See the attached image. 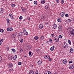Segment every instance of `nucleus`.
I'll return each instance as SVG.
<instances>
[{
    "label": "nucleus",
    "mask_w": 74,
    "mask_h": 74,
    "mask_svg": "<svg viewBox=\"0 0 74 74\" xmlns=\"http://www.w3.org/2000/svg\"><path fill=\"white\" fill-rule=\"evenodd\" d=\"M62 45L63 46V47L65 48H67L68 47H69V46L68 45H67V43L66 42H64L62 43Z\"/></svg>",
    "instance_id": "1"
},
{
    "label": "nucleus",
    "mask_w": 74,
    "mask_h": 74,
    "mask_svg": "<svg viewBox=\"0 0 74 74\" xmlns=\"http://www.w3.org/2000/svg\"><path fill=\"white\" fill-rule=\"evenodd\" d=\"M7 31H8V32H12V31L13 30V29H12V28L10 27L7 28Z\"/></svg>",
    "instance_id": "2"
},
{
    "label": "nucleus",
    "mask_w": 74,
    "mask_h": 74,
    "mask_svg": "<svg viewBox=\"0 0 74 74\" xmlns=\"http://www.w3.org/2000/svg\"><path fill=\"white\" fill-rule=\"evenodd\" d=\"M69 34L71 36L73 37V36H74V32H72V31H70Z\"/></svg>",
    "instance_id": "3"
},
{
    "label": "nucleus",
    "mask_w": 74,
    "mask_h": 74,
    "mask_svg": "<svg viewBox=\"0 0 74 74\" xmlns=\"http://www.w3.org/2000/svg\"><path fill=\"white\" fill-rule=\"evenodd\" d=\"M60 14L62 17H63V16H64V15H65V13L64 12H62L60 13Z\"/></svg>",
    "instance_id": "4"
},
{
    "label": "nucleus",
    "mask_w": 74,
    "mask_h": 74,
    "mask_svg": "<svg viewBox=\"0 0 74 74\" xmlns=\"http://www.w3.org/2000/svg\"><path fill=\"white\" fill-rule=\"evenodd\" d=\"M23 33L24 35H28V32H27L26 29L23 30Z\"/></svg>",
    "instance_id": "5"
},
{
    "label": "nucleus",
    "mask_w": 74,
    "mask_h": 74,
    "mask_svg": "<svg viewBox=\"0 0 74 74\" xmlns=\"http://www.w3.org/2000/svg\"><path fill=\"white\" fill-rule=\"evenodd\" d=\"M44 27V25L42 24H40L39 26V29H42Z\"/></svg>",
    "instance_id": "6"
},
{
    "label": "nucleus",
    "mask_w": 74,
    "mask_h": 74,
    "mask_svg": "<svg viewBox=\"0 0 74 74\" xmlns=\"http://www.w3.org/2000/svg\"><path fill=\"white\" fill-rule=\"evenodd\" d=\"M8 67L9 68H12L13 67V64L12 63L9 64L8 65Z\"/></svg>",
    "instance_id": "7"
},
{
    "label": "nucleus",
    "mask_w": 74,
    "mask_h": 74,
    "mask_svg": "<svg viewBox=\"0 0 74 74\" xmlns=\"http://www.w3.org/2000/svg\"><path fill=\"white\" fill-rule=\"evenodd\" d=\"M54 40H55V41L56 42H58V41H59V38L58 37H57L55 39H54Z\"/></svg>",
    "instance_id": "8"
},
{
    "label": "nucleus",
    "mask_w": 74,
    "mask_h": 74,
    "mask_svg": "<svg viewBox=\"0 0 74 74\" xmlns=\"http://www.w3.org/2000/svg\"><path fill=\"white\" fill-rule=\"evenodd\" d=\"M33 55V53L32 52H31V51H29V56H32V55Z\"/></svg>",
    "instance_id": "9"
},
{
    "label": "nucleus",
    "mask_w": 74,
    "mask_h": 74,
    "mask_svg": "<svg viewBox=\"0 0 74 74\" xmlns=\"http://www.w3.org/2000/svg\"><path fill=\"white\" fill-rule=\"evenodd\" d=\"M9 16H10L12 19H14V17H13V16H12V14H9Z\"/></svg>",
    "instance_id": "10"
},
{
    "label": "nucleus",
    "mask_w": 74,
    "mask_h": 74,
    "mask_svg": "<svg viewBox=\"0 0 74 74\" xmlns=\"http://www.w3.org/2000/svg\"><path fill=\"white\" fill-rule=\"evenodd\" d=\"M53 25V29H55L57 27V25H56V24L54 23Z\"/></svg>",
    "instance_id": "11"
},
{
    "label": "nucleus",
    "mask_w": 74,
    "mask_h": 74,
    "mask_svg": "<svg viewBox=\"0 0 74 74\" xmlns=\"http://www.w3.org/2000/svg\"><path fill=\"white\" fill-rule=\"evenodd\" d=\"M3 12H4V9L3 8L0 9V12L1 13H3Z\"/></svg>",
    "instance_id": "12"
},
{
    "label": "nucleus",
    "mask_w": 74,
    "mask_h": 74,
    "mask_svg": "<svg viewBox=\"0 0 74 74\" xmlns=\"http://www.w3.org/2000/svg\"><path fill=\"white\" fill-rule=\"evenodd\" d=\"M62 62L64 64H66L67 63V60L66 59L62 61Z\"/></svg>",
    "instance_id": "13"
},
{
    "label": "nucleus",
    "mask_w": 74,
    "mask_h": 74,
    "mask_svg": "<svg viewBox=\"0 0 74 74\" xmlns=\"http://www.w3.org/2000/svg\"><path fill=\"white\" fill-rule=\"evenodd\" d=\"M37 63L38 65H40V64H41L42 62L41 61L39 60L38 62Z\"/></svg>",
    "instance_id": "14"
},
{
    "label": "nucleus",
    "mask_w": 74,
    "mask_h": 74,
    "mask_svg": "<svg viewBox=\"0 0 74 74\" xmlns=\"http://www.w3.org/2000/svg\"><path fill=\"white\" fill-rule=\"evenodd\" d=\"M27 49H29V50H30V49H32V46H29L27 47Z\"/></svg>",
    "instance_id": "15"
},
{
    "label": "nucleus",
    "mask_w": 74,
    "mask_h": 74,
    "mask_svg": "<svg viewBox=\"0 0 74 74\" xmlns=\"http://www.w3.org/2000/svg\"><path fill=\"white\" fill-rule=\"evenodd\" d=\"M41 1L42 4H44L45 3V0H41Z\"/></svg>",
    "instance_id": "16"
},
{
    "label": "nucleus",
    "mask_w": 74,
    "mask_h": 74,
    "mask_svg": "<svg viewBox=\"0 0 74 74\" xmlns=\"http://www.w3.org/2000/svg\"><path fill=\"white\" fill-rule=\"evenodd\" d=\"M29 74H34V73L33 71H30L29 72Z\"/></svg>",
    "instance_id": "17"
},
{
    "label": "nucleus",
    "mask_w": 74,
    "mask_h": 74,
    "mask_svg": "<svg viewBox=\"0 0 74 74\" xmlns=\"http://www.w3.org/2000/svg\"><path fill=\"white\" fill-rule=\"evenodd\" d=\"M18 35L20 37H22L23 35V33L22 32H20L18 34Z\"/></svg>",
    "instance_id": "18"
},
{
    "label": "nucleus",
    "mask_w": 74,
    "mask_h": 74,
    "mask_svg": "<svg viewBox=\"0 0 74 74\" xmlns=\"http://www.w3.org/2000/svg\"><path fill=\"white\" fill-rule=\"evenodd\" d=\"M12 36L13 38H15V37L16 36V34H13L12 35Z\"/></svg>",
    "instance_id": "19"
},
{
    "label": "nucleus",
    "mask_w": 74,
    "mask_h": 74,
    "mask_svg": "<svg viewBox=\"0 0 74 74\" xmlns=\"http://www.w3.org/2000/svg\"><path fill=\"white\" fill-rule=\"evenodd\" d=\"M70 51L71 53H73L74 52V50H73V49L72 48H71L70 49Z\"/></svg>",
    "instance_id": "20"
},
{
    "label": "nucleus",
    "mask_w": 74,
    "mask_h": 74,
    "mask_svg": "<svg viewBox=\"0 0 74 74\" xmlns=\"http://www.w3.org/2000/svg\"><path fill=\"white\" fill-rule=\"evenodd\" d=\"M16 58H17V56L15 55L13 57V59H14V60H16Z\"/></svg>",
    "instance_id": "21"
},
{
    "label": "nucleus",
    "mask_w": 74,
    "mask_h": 74,
    "mask_svg": "<svg viewBox=\"0 0 74 74\" xmlns=\"http://www.w3.org/2000/svg\"><path fill=\"white\" fill-rule=\"evenodd\" d=\"M34 38L36 40H37L39 38L38 36H36L34 37Z\"/></svg>",
    "instance_id": "22"
},
{
    "label": "nucleus",
    "mask_w": 74,
    "mask_h": 74,
    "mask_svg": "<svg viewBox=\"0 0 74 74\" xmlns=\"http://www.w3.org/2000/svg\"><path fill=\"white\" fill-rule=\"evenodd\" d=\"M3 40L1 39L0 40V45L2 44L3 43Z\"/></svg>",
    "instance_id": "23"
},
{
    "label": "nucleus",
    "mask_w": 74,
    "mask_h": 74,
    "mask_svg": "<svg viewBox=\"0 0 74 74\" xmlns=\"http://www.w3.org/2000/svg\"><path fill=\"white\" fill-rule=\"evenodd\" d=\"M54 49V46H53L50 48L51 51H53Z\"/></svg>",
    "instance_id": "24"
},
{
    "label": "nucleus",
    "mask_w": 74,
    "mask_h": 74,
    "mask_svg": "<svg viewBox=\"0 0 74 74\" xmlns=\"http://www.w3.org/2000/svg\"><path fill=\"white\" fill-rule=\"evenodd\" d=\"M6 49L8 51H9V50H10V48H9V47H7L6 48Z\"/></svg>",
    "instance_id": "25"
},
{
    "label": "nucleus",
    "mask_w": 74,
    "mask_h": 74,
    "mask_svg": "<svg viewBox=\"0 0 74 74\" xmlns=\"http://www.w3.org/2000/svg\"><path fill=\"white\" fill-rule=\"evenodd\" d=\"M21 42H23V40L22 38H21L19 40Z\"/></svg>",
    "instance_id": "26"
},
{
    "label": "nucleus",
    "mask_w": 74,
    "mask_h": 74,
    "mask_svg": "<svg viewBox=\"0 0 74 74\" xmlns=\"http://www.w3.org/2000/svg\"><path fill=\"white\" fill-rule=\"evenodd\" d=\"M9 59H10V60H11L12 59V56H10L9 58Z\"/></svg>",
    "instance_id": "27"
},
{
    "label": "nucleus",
    "mask_w": 74,
    "mask_h": 74,
    "mask_svg": "<svg viewBox=\"0 0 74 74\" xmlns=\"http://www.w3.org/2000/svg\"><path fill=\"white\" fill-rule=\"evenodd\" d=\"M56 3H59V2H60V0H55Z\"/></svg>",
    "instance_id": "28"
},
{
    "label": "nucleus",
    "mask_w": 74,
    "mask_h": 74,
    "mask_svg": "<svg viewBox=\"0 0 74 74\" xmlns=\"http://www.w3.org/2000/svg\"><path fill=\"white\" fill-rule=\"evenodd\" d=\"M58 22H61V18H58Z\"/></svg>",
    "instance_id": "29"
},
{
    "label": "nucleus",
    "mask_w": 74,
    "mask_h": 74,
    "mask_svg": "<svg viewBox=\"0 0 74 74\" xmlns=\"http://www.w3.org/2000/svg\"><path fill=\"white\" fill-rule=\"evenodd\" d=\"M60 1L62 4H64V0H61Z\"/></svg>",
    "instance_id": "30"
},
{
    "label": "nucleus",
    "mask_w": 74,
    "mask_h": 74,
    "mask_svg": "<svg viewBox=\"0 0 74 74\" xmlns=\"http://www.w3.org/2000/svg\"><path fill=\"white\" fill-rule=\"evenodd\" d=\"M67 22L69 23V22H71V20L70 19H69L66 21Z\"/></svg>",
    "instance_id": "31"
},
{
    "label": "nucleus",
    "mask_w": 74,
    "mask_h": 74,
    "mask_svg": "<svg viewBox=\"0 0 74 74\" xmlns=\"http://www.w3.org/2000/svg\"><path fill=\"white\" fill-rule=\"evenodd\" d=\"M0 32H1V33H3V32H4V30H3V29H0Z\"/></svg>",
    "instance_id": "32"
},
{
    "label": "nucleus",
    "mask_w": 74,
    "mask_h": 74,
    "mask_svg": "<svg viewBox=\"0 0 74 74\" xmlns=\"http://www.w3.org/2000/svg\"><path fill=\"white\" fill-rule=\"evenodd\" d=\"M34 4L37 5V2L36 1H34Z\"/></svg>",
    "instance_id": "33"
},
{
    "label": "nucleus",
    "mask_w": 74,
    "mask_h": 74,
    "mask_svg": "<svg viewBox=\"0 0 74 74\" xmlns=\"http://www.w3.org/2000/svg\"><path fill=\"white\" fill-rule=\"evenodd\" d=\"M12 50L13 52H15V50L14 49H12Z\"/></svg>",
    "instance_id": "34"
},
{
    "label": "nucleus",
    "mask_w": 74,
    "mask_h": 74,
    "mask_svg": "<svg viewBox=\"0 0 74 74\" xmlns=\"http://www.w3.org/2000/svg\"><path fill=\"white\" fill-rule=\"evenodd\" d=\"M62 26L61 25L60 27H59V30L60 31V30H62Z\"/></svg>",
    "instance_id": "35"
},
{
    "label": "nucleus",
    "mask_w": 74,
    "mask_h": 74,
    "mask_svg": "<svg viewBox=\"0 0 74 74\" xmlns=\"http://www.w3.org/2000/svg\"><path fill=\"white\" fill-rule=\"evenodd\" d=\"M11 6L12 7H14L15 6V5L14 4H11Z\"/></svg>",
    "instance_id": "36"
},
{
    "label": "nucleus",
    "mask_w": 74,
    "mask_h": 74,
    "mask_svg": "<svg viewBox=\"0 0 74 74\" xmlns=\"http://www.w3.org/2000/svg\"><path fill=\"white\" fill-rule=\"evenodd\" d=\"M68 42L69 43V44L70 45H71V41L70 40H68Z\"/></svg>",
    "instance_id": "37"
},
{
    "label": "nucleus",
    "mask_w": 74,
    "mask_h": 74,
    "mask_svg": "<svg viewBox=\"0 0 74 74\" xmlns=\"http://www.w3.org/2000/svg\"><path fill=\"white\" fill-rule=\"evenodd\" d=\"M44 36H42L40 38V39L41 40H42V39H44Z\"/></svg>",
    "instance_id": "38"
},
{
    "label": "nucleus",
    "mask_w": 74,
    "mask_h": 74,
    "mask_svg": "<svg viewBox=\"0 0 74 74\" xmlns=\"http://www.w3.org/2000/svg\"><path fill=\"white\" fill-rule=\"evenodd\" d=\"M6 20L7 23H9L10 22V19L9 18H7Z\"/></svg>",
    "instance_id": "39"
},
{
    "label": "nucleus",
    "mask_w": 74,
    "mask_h": 74,
    "mask_svg": "<svg viewBox=\"0 0 74 74\" xmlns=\"http://www.w3.org/2000/svg\"><path fill=\"white\" fill-rule=\"evenodd\" d=\"M22 18H23L22 16H20L19 19H20V20H21L22 19Z\"/></svg>",
    "instance_id": "40"
},
{
    "label": "nucleus",
    "mask_w": 74,
    "mask_h": 74,
    "mask_svg": "<svg viewBox=\"0 0 74 74\" xmlns=\"http://www.w3.org/2000/svg\"><path fill=\"white\" fill-rule=\"evenodd\" d=\"M18 65H21V64H22V62H19L18 63Z\"/></svg>",
    "instance_id": "41"
},
{
    "label": "nucleus",
    "mask_w": 74,
    "mask_h": 74,
    "mask_svg": "<svg viewBox=\"0 0 74 74\" xmlns=\"http://www.w3.org/2000/svg\"><path fill=\"white\" fill-rule=\"evenodd\" d=\"M45 9H46V10H47L48 8V6H46L45 7Z\"/></svg>",
    "instance_id": "42"
},
{
    "label": "nucleus",
    "mask_w": 74,
    "mask_h": 74,
    "mask_svg": "<svg viewBox=\"0 0 74 74\" xmlns=\"http://www.w3.org/2000/svg\"><path fill=\"white\" fill-rule=\"evenodd\" d=\"M35 73H36V74H38V71L37 70H36Z\"/></svg>",
    "instance_id": "43"
},
{
    "label": "nucleus",
    "mask_w": 74,
    "mask_h": 74,
    "mask_svg": "<svg viewBox=\"0 0 74 74\" xmlns=\"http://www.w3.org/2000/svg\"><path fill=\"white\" fill-rule=\"evenodd\" d=\"M69 69H73V66H71L69 67Z\"/></svg>",
    "instance_id": "44"
},
{
    "label": "nucleus",
    "mask_w": 74,
    "mask_h": 74,
    "mask_svg": "<svg viewBox=\"0 0 74 74\" xmlns=\"http://www.w3.org/2000/svg\"><path fill=\"white\" fill-rule=\"evenodd\" d=\"M59 37L60 38H62V36L61 35H60L59 36Z\"/></svg>",
    "instance_id": "45"
},
{
    "label": "nucleus",
    "mask_w": 74,
    "mask_h": 74,
    "mask_svg": "<svg viewBox=\"0 0 74 74\" xmlns=\"http://www.w3.org/2000/svg\"><path fill=\"white\" fill-rule=\"evenodd\" d=\"M13 70V69H10L9 70V71L10 72H11V71H12Z\"/></svg>",
    "instance_id": "46"
},
{
    "label": "nucleus",
    "mask_w": 74,
    "mask_h": 74,
    "mask_svg": "<svg viewBox=\"0 0 74 74\" xmlns=\"http://www.w3.org/2000/svg\"><path fill=\"white\" fill-rule=\"evenodd\" d=\"M65 16L66 17H69V14H65Z\"/></svg>",
    "instance_id": "47"
},
{
    "label": "nucleus",
    "mask_w": 74,
    "mask_h": 74,
    "mask_svg": "<svg viewBox=\"0 0 74 74\" xmlns=\"http://www.w3.org/2000/svg\"><path fill=\"white\" fill-rule=\"evenodd\" d=\"M49 41V42H52V40L51 39Z\"/></svg>",
    "instance_id": "48"
},
{
    "label": "nucleus",
    "mask_w": 74,
    "mask_h": 74,
    "mask_svg": "<svg viewBox=\"0 0 74 74\" xmlns=\"http://www.w3.org/2000/svg\"><path fill=\"white\" fill-rule=\"evenodd\" d=\"M2 60V58L0 56V62H1Z\"/></svg>",
    "instance_id": "49"
},
{
    "label": "nucleus",
    "mask_w": 74,
    "mask_h": 74,
    "mask_svg": "<svg viewBox=\"0 0 74 74\" xmlns=\"http://www.w3.org/2000/svg\"><path fill=\"white\" fill-rule=\"evenodd\" d=\"M48 74H52L51 72L49 71H48Z\"/></svg>",
    "instance_id": "50"
},
{
    "label": "nucleus",
    "mask_w": 74,
    "mask_h": 74,
    "mask_svg": "<svg viewBox=\"0 0 74 74\" xmlns=\"http://www.w3.org/2000/svg\"><path fill=\"white\" fill-rule=\"evenodd\" d=\"M72 21H73V22H74V17H73L72 18Z\"/></svg>",
    "instance_id": "51"
},
{
    "label": "nucleus",
    "mask_w": 74,
    "mask_h": 74,
    "mask_svg": "<svg viewBox=\"0 0 74 74\" xmlns=\"http://www.w3.org/2000/svg\"><path fill=\"white\" fill-rule=\"evenodd\" d=\"M27 19L28 21H29L30 19V18L29 17H28L27 18Z\"/></svg>",
    "instance_id": "52"
},
{
    "label": "nucleus",
    "mask_w": 74,
    "mask_h": 74,
    "mask_svg": "<svg viewBox=\"0 0 74 74\" xmlns=\"http://www.w3.org/2000/svg\"><path fill=\"white\" fill-rule=\"evenodd\" d=\"M51 60H52V59L51 58H49V61H51Z\"/></svg>",
    "instance_id": "53"
},
{
    "label": "nucleus",
    "mask_w": 74,
    "mask_h": 74,
    "mask_svg": "<svg viewBox=\"0 0 74 74\" xmlns=\"http://www.w3.org/2000/svg\"><path fill=\"white\" fill-rule=\"evenodd\" d=\"M50 58V56H47V59H49Z\"/></svg>",
    "instance_id": "54"
},
{
    "label": "nucleus",
    "mask_w": 74,
    "mask_h": 74,
    "mask_svg": "<svg viewBox=\"0 0 74 74\" xmlns=\"http://www.w3.org/2000/svg\"><path fill=\"white\" fill-rule=\"evenodd\" d=\"M23 52V50L22 49L20 50V52Z\"/></svg>",
    "instance_id": "55"
},
{
    "label": "nucleus",
    "mask_w": 74,
    "mask_h": 74,
    "mask_svg": "<svg viewBox=\"0 0 74 74\" xmlns=\"http://www.w3.org/2000/svg\"><path fill=\"white\" fill-rule=\"evenodd\" d=\"M51 36H52V37H54V34H51Z\"/></svg>",
    "instance_id": "56"
},
{
    "label": "nucleus",
    "mask_w": 74,
    "mask_h": 74,
    "mask_svg": "<svg viewBox=\"0 0 74 74\" xmlns=\"http://www.w3.org/2000/svg\"><path fill=\"white\" fill-rule=\"evenodd\" d=\"M10 25V22H9V23L7 22V25Z\"/></svg>",
    "instance_id": "57"
},
{
    "label": "nucleus",
    "mask_w": 74,
    "mask_h": 74,
    "mask_svg": "<svg viewBox=\"0 0 74 74\" xmlns=\"http://www.w3.org/2000/svg\"><path fill=\"white\" fill-rule=\"evenodd\" d=\"M48 56V55H47L46 56H45V59H47V56Z\"/></svg>",
    "instance_id": "58"
},
{
    "label": "nucleus",
    "mask_w": 74,
    "mask_h": 74,
    "mask_svg": "<svg viewBox=\"0 0 74 74\" xmlns=\"http://www.w3.org/2000/svg\"><path fill=\"white\" fill-rule=\"evenodd\" d=\"M72 61H69V63H72Z\"/></svg>",
    "instance_id": "59"
},
{
    "label": "nucleus",
    "mask_w": 74,
    "mask_h": 74,
    "mask_svg": "<svg viewBox=\"0 0 74 74\" xmlns=\"http://www.w3.org/2000/svg\"><path fill=\"white\" fill-rule=\"evenodd\" d=\"M45 74H47V72L45 71Z\"/></svg>",
    "instance_id": "60"
},
{
    "label": "nucleus",
    "mask_w": 74,
    "mask_h": 74,
    "mask_svg": "<svg viewBox=\"0 0 74 74\" xmlns=\"http://www.w3.org/2000/svg\"><path fill=\"white\" fill-rule=\"evenodd\" d=\"M26 10L24 9H23V11H25Z\"/></svg>",
    "instance_id": "61"
},
{
    "label": "nucleus",
    "mask_w": 74,
    "mask_h": 74,
    "mask_svg": "<svg viewBox=\"0 0 74 74\" xmlns=\"http://www.w3.org/2000/svg\"><path fill=\"white\" fill-rule=\"evenodd\" d=\"M44 58H45L46 57H45V56H44Z\"/></svg>",
    "instance_id": "62"
},
{
    "label": "nucleus",
    "mask_w": 74,
    "mask_h": 74,
    "mask_svg": "<svg viewBox=\"0 0 74 74\" xmlns=\"http://www.w3.org/2000/svg\"><path fill=\"white\" fill-rule=\"evenodd\" d=\"M23 22H25V19L23 20Z\"/></svg>",
    "instance_id": "63"
},
{
    "label": "nucleus",
    "mask_w": 74,
    "mask_h": 74,
    "mask_svg": "<svg viewBox=\"0 0 74 74\" xmlns=\"http://www.w3.org/2000/svg\"><path fill=\"white\" fill-rule=\"evenodd\" d=\"M24 9H23V8H21V9L22 10V11H23V10Z\"/></svg>",
    "instance_id": "64"
}]
</instances>
